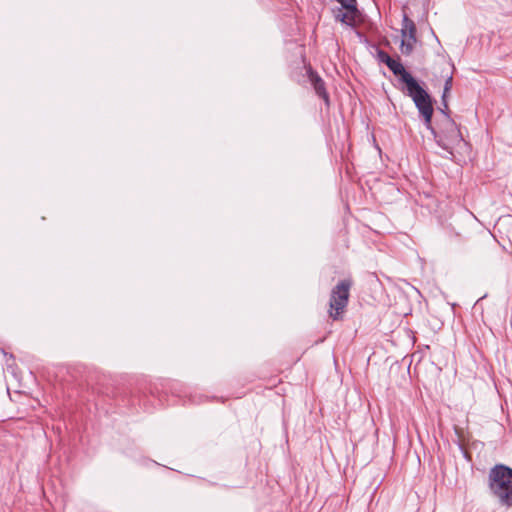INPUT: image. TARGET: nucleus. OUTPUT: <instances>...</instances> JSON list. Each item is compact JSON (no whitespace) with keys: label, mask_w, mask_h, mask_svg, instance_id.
I'll return each mask as SVG.
<instances>
[{"label":"nucleus","mask_w":512,"mask_h":512,"mask_svg":"<svg viewBox=\"0 0 512 512\" xmlns=\"http://www.w3.org/2000/svg\"><path fill=\"white\" fill-rule=\"evenodd\" d=\"M488 487L491 495L500 506L512 507V469L503 464L495 465L488 474Z\"/></svg>","instance_id":"f257e3e1"},{"label":"nucleus","mask_w":512,"mask_h":512,"mask_svg":"<svg viewBox=\"0 0 512 512\" xmlns=\"http://www.w3.org/2000/svg\"><path fill=\"white\" fill-rule=\"evenodd\" d=\"M434 135L437 144L447 151L450 156H454L455 152H461L468 149V144L464 141L456 123L445 114L444 128L440 133L432 127L429 129Z\"/></svg>","instance_id":"f03ea898"},{"label":"nucleus","mask_w":512,"mask_h":512,"mask_svg":"<svg viewBox=\"0 0 512 512\" xmlns=\"http://www.w3.org/2000/svg\"><path fill=\"white\" fill-rule=\"evenodd\" d=\"M409 81V85L406 86L407 95L412 98L419 113L423 116L426 128L432 129L433 106L431 97L415 79H409Z\"/></svg>","instance_id":"7ed1b4c3"},{"label":"nucleus","mask_w":512,"mask_h":512,"mask_svg":"<svg viewBox=\"0 0 512 512\" xmlns=\"http://www.w3.org/2000/svg\"><path fill=\"white\" fill-rule=\"evenodd\" d=\"M350 287L351 281L343 280L333 288L329 302V315L333 320L341 318V314L348 304Z\"/></svg>","instance_id":"20e7f679"},{"label":"nucleus","mask_w":512,"mask_h":512,"mask_svg":"<svg viewBox=\"0 0 512 512\" xmlns=\"http://www.w3.org/2000/svg\"><path fill=\"white\" fill-rule=\"evenodd\" d=\"M401 52L405 55L412 53L414 46L417 42L416 38V26L414 22L408 18L407 15L403 16L402 28H401Z\"/></svg>","instance_id":"39448f33"},{"label":"nucleus","mask_w":512,"mask_h":512,"mask_svg":"<svg viewBox=\"0 0 512 512\" xmlns=\"http://www.w3.org/2000/svg\"><path fill=\"white\" fill-rule=\"evenodd\" d=\"M386 65L396 76L400 77V80L406 86L410 83L409 79H414L413 76L408 71H406L399 60H395L392 57H387Z\"/></svg>","instance_id":"423d86ee"},{"label":"nucleus","mask_w":512,"mask_h":512,"mask_svg":"<svg viewBox=\"0 0 512 512\" xmlns=\"http://www.w3.org/2000/svg\"><path fill=\"white\" fill-rule=\"evenodd\" d=\"M311 80L313 82V86H314L316 93L320 97H322L323 99H325L327 101L328 95L326 93L325 84H324L323 80L321 78H319L318 76H312Z\"/></svg>","instance_id":"0eeeda50"},{"label":"nucleus","mask_w":512,"mask_h":512,"mask_svg":"<svg viewBox=\"0 0 512 512\" xmlns=\"http://www.w3.org/2000/svg\"><path fill=\"white\" fill-rule=\"evenodd\" d=\"M355 13L356 11L349 12L348 10H346L345 13L339 11V13L336 15V18L343 23L350 24L354 21Z\"/></svg>","instance_id":"6e6552de"},{"label":"nucleus","mask_w":512,"mask_h":512,"mask_svg":"<svg viewBox=\"0 0 512 512\" xmlns=\"http://www.w3.org/2000/svg\"><path fill=\"white\" fill-rule=\"evenodd\" d=\"M452 82H453V77L452 76H449L446 81H445V85H444V90H443V95H442V101H443V104H444V107L447 108V103H446V97L447 95L449 94L451 88H452Z\"/></svg>","instance_id":"1a4fd4ad"},{"label":"nucleus","mask_w":512,"mask_h":512,"mask_svg":"<svg viewBox=\"0 0 512 512\" xmlns=\"http://www.w3.org/2000/svg\"><path fill=\"white\" fill-rule=\"evenodd\" d=\"M349 12L357 11L356 0H337Z\"/></svg>","instance_id":"9d476101"},{"label":"nucleus","mask_w":512,"mask_h":512,"mask_svg":"<svg viewBox=\"0 0 512 512\" xmlns=\"http://www.w3.org/2000/svg\"><path fill=\"white\" fill-rule=\"evenodd\" d=\"M378 56H379L380 61L385 63V64H386V61H387V57H390L387 53H385L383 51H380Z\"/></svg>","instance_id":"9b49d317"}]
</instances>
